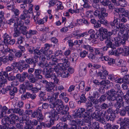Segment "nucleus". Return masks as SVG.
Returning <instances> with one entry per match:
<instances>
[{"instance_id":"nucleus-21","label":"nucleus","mask_w":129,"mask_h":129,"mask_svg":"<svg viewBox=\"0 0 129 129\" xmlns=\"http://www.w3.org/2000/svg\"><path fill=\"white\" fill-rule=\"evenodd\" d=\"M48 84L45 87L46 90L48 92V93H53L54 91V86L52 85L50 83Z\"/></svg>"},{"instance_id":"nucleus-41","label":"nucleus","mask_w":129,"mask_h":129,"mask_svg":"<svg viewBox=\"0 0 129 129\" xmlns=\"http://www.w3.org/2000/svg\"><path fill=\"white\" fill-rule=\"evenodd\" d=\"M93 7L96 9V10L101 11L104 8L102 7V5H99L98 4H93Z\"/></svg>"},{"instance_id":"nucleus-46","label":"nucleus","mask_w":129,"mask_h":129,"mask_svg":"<svg viewBox=\"0 0 129 129\" xmlns=\"http://www.w3.org/2000/svg\"><path fill=\"white\" fill-rule=\"evenodd\" d=\"M11 91H10V94L11 95H14L15 93H16L18 89L16 87L12 86Z\"/></svg>"},{"instance_id":"nucleus-25","label":"nucleus","mask_w":129,"mask_h":129,"mask_svg":"<svg viewBox=\"0 0 129 129\" xmlns=\"http://www.w3.org/2000/svg\"><path fill=\"white\" fill-rule=\"evenodd\" d=\"M62 52L61 50L60 51L58 50L54 52V54L56 56H59L60 60H62L63 58H64V55L62 54Z\"/></svg>"},{"instance_id":"nucleus-10","label":"nucleus","mask_w":129,"mask_h":129,"mask_svg":"<svg viewBox=\"0 0 129 129\" xmlns=\"http://www.w3.org/2000/svg\"><path fill=\"white\" fill-rule=\"evenodd\" d=\"M108 94L109 95L107 96V99L109 101H111L117 95L116 91L113 89H112L108 91Z\"/></svg>"},{"instance_id":"nucleus-49","label":"nucleus","mask_w":129,"mask_h":129,"mask_svg":"<svg viewBox=\"0 0 129 129\" xmlns=\"http://www.w3.org/2000/svg\"><path fill=\"white\" fill-rule=\"evenodd\" d=\"M99 107L100 108L99 109H101V110H100V111L103 109H106L108 108V104H106L105 103H103Z\"/></svg>"},{"instance_id":"nucleus-59","label":"nucleus","mask_w":129,"mask_h":129,"mask_svg":"<svg viewBox=\"0 0 129 129\" xmlns=\"http://www.w3.org/2000/svg\"><path fill=\"white\" fill-rule=\"evenodd\" d=\"M96 73L97 71L96 69L93 68H91L90 71V76L92 77L94 76Z\"/></svg>"},{"instance_id":"nucleus-18","label":"nucleus","mask_w":129,"mask_h":129,"mask_svg":"<svg viewBox=\"0 0 129 129\" xmlns=\"http://www.w3.org/2000/svg\"><path fill=\"white\" fill-rule=\"evenodd\" d=\"M110 83V81L109 80H106L102 81L99 83V84L104 86V88L107 89L109 88V85Z\"/></svg>"},{"instance_id":"nucleus-6","label":"nucleus","mask_w":129,"mask_h":129,"mask_svg":"<svg viewBox=\"0 0 129 129\" xmlns=\"http://www.w3.org/2000/svg\"><path fill=\"white\" fill-rule=\"evenodd\" d=\"M16 120L19 121L20 119L19 117L14 114H11L9 116L5 117L3 119L2 122L4 123H6L7 126H13V125L15 123V121L14 119Z\"/></svg>"},{"instance_id":"nucleus-31","label":"nucleus","mask_w":129,"mask_h":129,"mask_svg":"<svg viewBox=\"0 0 129 129\" xmlns=\"http://www.w3.org/2000/svg\"><path fill=\"white\" fill-rule=\"evenodd\" d=\"M28 79L29 80V81L31 83H35L37 81L33 74H31L28 77Z\"/></svg>"},{"instance_id":"nucleus-57","label":"nucleus","mask_w":129,"mask_h":129,"mask_svg":"<svg viewBox=\"0 0 129 129\" xmlns=\"http://www.w3.org/2000/svg\"><path fill=\"white\" fill-rule=\"evenodd\" d=\"M26 88L24 87V85H23V83L20 85V88L19 90V92L21 93H24L26 91Z\"/></svg>"},{"instance_id":"nucleus-64","label":"nucleus","mask_w":129,"mask_h":129,"mask_svg":"<svg viewBox=\"0 0 129 129\" xmlns=\"http://www.w3.org/2000/svg\"><path fill=\"white\" fill-rule=\"evenodd\" d=\"M122 79L123 80V81L124 83L127 84L129 82V76L128 75H125L124 76Z\"/></svg>"},{"instance_id":"nucleus-45","label":"nucleus","mask_w":129,"mask_h":129,"mask_svg":"<svg viewBox=\"0 0 129 129\" xmlns=\"http://www.w3.org/2000/svg\"><path fill=\"white\" fill-rule=\"evenodd\" d=\"M118 6H120L122 7H126L127 4V3L126 1L125 0H122L118 2Z\"/></svg>"},{"instance_id":"nucleus-38","label":"nucleus","mask_w":129,"mask_h":129,"mask_svg":"<svg viewBox=\"0 0 129 129\" xmlns=\"http://www.w3.org/2000/svg\"><path fill=\"white\" fill-rule=\"evenodd\" d=\"M24 111L23 110L19 108H15L14 109L13 113L18 114L20 115H22Z\"/></svg>"},{"instance_id":"nucleus-22","label":"nucleus","mask_w":129,"mask_h":129,"mask_svg":"<svg viewBox=\"0 0 129 129\" xmlns=\"http://www.w3.org/2000/svg\"><path fill=\"white\" fill-rule=\"evenodd\" d=\"M89 59L93 62H95L98 61V58L96 55L92 53H90L88 56Z\"/></svg>"},{"instance_id":"nucleus-62","label":"nucleus","mask_w":129,"mask_h":129,"mask_svg":"<svg viewBox=\"0 0 129 129\" xmlns=\"http://www.w3.org/2000/svg\"><path fill=\"white\" fill-rule=\"evenodd\" d=\"M108 78L111 81H113L117 79V77L113 74H110L108 75Z\"/></svg>"},{"instance_id":"nucleus-3","label":"nucleus","mask_w":129,"mask_h":129,"mask_svg":"<svg viewBox=\"0 0 129 129\" xmlns=\"http://www.w3.org/2000/svg\"><path fill=\"white\" fill-rule=\"evenodd\" d=\"M46 115L50 119V121L47 122H42V124L43 126L45 127L50 128L54 124V121L57 120L59 117L57 115V113L55 110L52 111L50 112L46 113Z\"/></svg>"},{"instance_id":"nucleus-36","label":"nucleus","mask_w":129,"mask_h":129,"mask_svg":"<svg viewBox=\"0 0 129 129\" xmlns=\"http://www.w3.org/2000/svg\"><path fill=\"white\" fill-rule=\"evenodd\" d=\"M83 48L89 51V52H92L94 51L93 47L88 45H84Z\"/></svg>"},{"instance_id":"nucleus-19","label":"nucleus","mask_w":129,"mask_h":129,"mask_svg":"<svg viewBox=\"0 0 129 129\" xmlns=\"http://www.w3.org/2000/svg\"><path fill=\"white\" fill-rule=\"evenodd\" d=\"M85 109L83 108H79L77 110L75 116L78 118L82 117V115L85 112Z\"/></svg>"},{"instance_id":"nucleus-24","label":"nucleus","mask_w":129,"mask_h":129,"mask_svg":"<svg viewBox=\"0 0 129 129\" xmlns=\"http://www.w3.org/2000/svg\"><path fill=\"white\" fill-rule=\"evenodd\" d=\"M42 72L41 70L40 69H35L34 71V75L36 78L39 79H41L42 78V75L40 74Z\"/></svg>"},{"instance_id":"nucleus-16","label":"nucleus","mask_w":129,"mask_h":129,"mask_svg":"<svg viewBox=\"0 0 129 129\" xmlns=\"http://www.w3.org/2000/svg\"><path fill=\"white\" fill-rule=\"evenodd\" d=\"M118 27L116 26V28L115 30H114V31L112 30V32L113 33H114L115 34L116 33V31L119 30L120 28V30L121 31V33L122 34L123 33V31L124 29V27L125 24L123 23H120L119 25H118Z\"/></svg>"},{"instance_id":"nucleus-23","label":"nucleus","mask_w":129,"mask_h":129,"mask_svg":"<svg viewBox=\"0 0 129 129\" xmlns=\"http://www.w3.org/2000/svg\"><path fill=\"white\" fill-rule=\"evenodd\" d=\"M115 114L112 113H111V114H107L105 118L107 121H109V120L110 121H113L115 119Z\"/></svg>"},{"instance_id":"nucleus-43","label":"nucleus","mask_w":129,"mask_h":129,"mask_svg":"<svg viewBox=\"0 0 129 129\" xmlns=\"http://www.w3.org/2000/svg\"><path fill=\"white\" fill-rule=\"evenodd\" d=\"M88 53V51L85 50L81 51L79 53L80 57L82 58L85 57L87 55Z\"/></svg>"},{"instance_id":"nucleus-42","label":"nucleus","mask_w":129,"mask_h":129,"mask_svg":"<svg viewBox=\"0 0 129 129\" xmlns=\"http://www.w3.org/2000/svg\"><path fill=\"white\" fill-rule=\"evenodd\" d=\"M93 7L96 9V10L101 11L104 8L102 7V5H99L98 4H93Z\"/></svg>"},{"instance_id":"nucleus-60","label":"nucleus","mask_w":129,"mask_h":129,"mask_svg":"<svg viewBox=\"0 0 129 129\" xmlns=\"http://www.w3.org/2000/svg\"><path fill=\"white\" fill-rule=\"evenodd\" d=\"M12 11L13 12L14 14L16 16H18L20 13L19 10L13 8Z\"/></svg>"},{"instance_id":"nucleus-48","label":"nucleus","mask_w":129,"mask_h":129,"mask_svg":"<svg viewBox=\"0 0 129 129\" xmlns=\"http://www.w3.org/2000/svg\"><path fill=\"white\" fill-rule=\"evenodd\" d=\"M14 3L12 1H11L10 2L7 4V6L9 10H12L13 8Z\"/></svg>"},{"instance_id":"nucleus-4","label":"nucleus","mask_w":129,"mask_h":129,"mask_svg":"<svg viewBox=\"0 0 129 129\" xmlns=\"http://www.w3.org/2000/svg\"><path fill=\"white\" fill-rule=\"evenodd\" d=\"M107 34L106 38L104 40H105V43L106 44V46L101 48L102 49V51H105L108 50L109 52V51L111 50L112 49L114 48V45L110 40V37L112 35H114L115 33L109 31Z\"/></svg>"},{"instance_id":"nucleus-61","label":"nucleus","mask_w":129,"mask_h":129,"mask_svg":"<svg viewBox=\"0 0 129 129\" xmlns=\"http://www.w3.org/2000/svg\"><path fill=\"white\" fill-rule=\"evenodd\" d=\"M7 23L10 25H15L16 24L15 21L14 19H10L7 20Z\"/></svg>"},{"instance_id":"nucleus-52","label":"nucleus","mask_w":129,"mask_h":129,"mask_svg":"<svg viewBox=\"0 0 129 129\" xmlns=\"http://www.w3.org/2000/svg\"><path fill=\"white\" fill-rule=\"evenodd\" d=\"M91 102L93 106L94 105L95 107L97 108V109H99V107L98 106L99 101L95 99Z\"/></svg>"},{"instance_id":"nucleus-1","label":"nucleus","mask_w":129,"mask_h":129,"mask_svg":"<svg viewBox=\"0 0 129 129\" xmlns=\"http://www.w3.org/2000/svg\"><path fill=\"white\" fill-rule=\"evenodd\" d=\"M39 66L41 67H45L43 70V73L45 78L53 80L56 84L58 83L59 80L57 78L56 73H53L54 71H56L57 68L55 63L50 62L48 64L46 61L40 62Z\"/></svg>"},{"instance_id":"nucleus-35","label":"nucleus","mask_w":129,"mask_h":129,"mask_svg":"<svg viewBox=\"0 0 129 129\" xmlns=\"http://www.w3.org/2000/svg\"><path fill=\"white\" fill-rule=\"evenodd\" d=\"M25 46L27 48H28V49L30 53L31 54L33 53L35 47L31 46H30V45L27 43H26Z\"/></svg>"},{"instance_id":"nucleus-28","label":"nucleus","mask_w":129,"mask_h":129,"mask_svg":"<svg viewBox=\"0 0 129 129\" xmlns=\"http://www.w3.org/2000/svg\"><path fill=\"white\" fill-rule=\"evenodd\" d=\"M100 11L101 12L99 16V18H104V17L107 16L108 14L106 13V10L104 8Z\"/></svg>"},{"instance_id":"nucleus-26","label":"nucleus","mask_w":129,"mask_h":129,"mask_svg":"<svg viewBox=\"0 0 129 129\" xmlns=\"http://www.w3.org/2000/svg\"><path fill=\"white\" fill-rule=\"evenodd\" d=\"M93 49L94 53L96 55H99L101 56L104 53L101 48H94Z\"/></svg>"},{"instance_id":"nucleus-51","label":"nucleus","mask_w":129,"mask_h":129,"mask_svg":"<svg viewBox=\"0 0 129 129\" xmlns=\"http://www.w3.org/2000/svg\"><path fill=\"white\" fill-rule=\"evenodd\" d=\"M24 40V38L22 36H20L17 39V43L19 44H20L22 43Z\"/></svg>"},{"instance_id":"nucleus-2","label":"nucleus","mask_w":129,"mask_h":129,"mask_svg":"<svg viewBox=\"0 0 129 129\" xmlns=\"http://www.w3.org/2000/svg\"><path fill=\"white\" fill-rule=\"evenodd\" d=\"M50 105V107L53 108L54 110L56 111L57 114H60L62 115H66L63 116L61 119L62 121L65 122L67 120L71 121L72 117L69 115L68 111L69 108L66 106L64 107L63 102L61 99H57L55 103H51Z\"/></svg>"},{"instance_id":"nucleus-63","label":"nucleus","mask_w":129,"mask_h":129,"mask_svg":"<svg viewBox=\"0 0 129 129\" xmlns=\"http://www.w3.org/2000/svg\"><path fill=\"white\" fill-rule=\"evenodd\" d=\"M50 58L52 61L54 62H58L60 60L59 59L57 58L56 57V56L54 55H51Z\"/></svg>"},{"instance_id":"nucleus-58","label":"nucleus","mask_w":129,"mask_h":129,"mask_svg":"<svg viewBox=\"0 0 129 129\" xmlns=\"http://www.w3.org/2000/svg\"><path fill=\"white\" fill-rule=\"evenodd\" d=\"M99 19L98 20V22H99L101 24L107 25V20L104 19V18H99Z\"/></svg>"},{"instance_id":"nucleus-34","label":"nucleus","mask_w":129,"mask_h":129,"mask_svg":"<svg viewBox=\"0 0 129 129\" xmlns=\"http://www.w3.org/2000/svg\"><path fill=\"white\" fill-rule=\"evenodd\" d=\"M16 78L20 82H24L25 79L21 76V74H18L16 76Z\"/></svg>"},{"instance_id":"nucleus-55","label":"nucleus","mask_w":129,"mask_h":129,"mask_svg":"<svg viewBox=\"0 0 129 129\" xmlns=\"http://www.w3.org/2000/svg\"><path fill=\"white\" fill-rule=\"evenodd\" d=\"M58 124V126L61 128H63V129H68V125L65 123L60 122Z\"/></svg>"},{"instance_id":"nucleus-27","label":"nucleus","mask_w":129,"mask_h":129,"mask_svg":"<svg viewBox=\"0 0 129 129\" xmlns=\"http://www.w3.org/2000/svg\"><path fill=\"white\" fill-rule=\"evenodd\" d=\"M3 37L4 39V43L6 44L8 43V41L10 40L11 38V37L9 35L6 33L4 34Z\"/></svg>"},{"instance_id":"nucleus-12","label":"nucleus","mask_w":129,"mask_h":129,"mask_svg":"<svg viewBox=\"0 0 129 129\" xmlns=\"http://www.w3.org/2000/svg\"><path fill=\"white\" fill-rule=\"evenodd\" d=\"M123 52V49L121 48H118L117 50H114V49H112L111 50L109 51V54L114 55L116 56L119 55Z\"/></svg>"},{"instance_id":"nucleus-44","label":"nucleus","mask_w":129,"mask_h":129,"mask_svg":"<svg viewBox=\"0 0 129 129\" xmlns=\"http://www.w3.org/2000/svg\"><path fill=\"white\" fill-rule=\"evenodd\" d=\"M28 120V117L26 116H23L22 117L21 120H20V122L22 124L25 123L26 124H27V121Z\"/></svg>"},{"instance_id":"nucleus-7","label":"nucleus","mask_w":129,"mask_h":129,"mask_svg":"<svg viewBox=\"0 0 129 129\" xmlns=\"http://www.w3.org/2000/svg\"><path fill=\"white\" fill-rule=\"evenodd\" d=\"M42 108L39 107L36 111L32 112L31 115V117L33 118H37L39 120H42L44 117L42 113Z\"/></svg>"},{"instance_id":"nucleus-53","label":"nucleus","mask_w":129,"mask_h":129,"mask_svg":"<svg viewBox=\"0 0 129 129\" xmlns=\"http://www.w3.org/2000/svg\"><path fill=\"white\" fill-rule=\"evenodd\" d=\"M2 61L4 64H6L9 61L7 56L0 57Z\"/></svg>"},{"instance_id":"nucleus-11","label":"nucleus","mask_w":129,"mask_h":129,"mask_svg":"<svg viewBox=\"0 0 129 129\" xmlns=\"http://www.w3.org/2000/svg\"><path fill=\"white\" fill-rule=\"evenodd\" d=\"M125 101L123 102L124 107L127 111L129 110V95L125 94L123 96Z\"/></svg>"},{"instance_id":"nucleus-50","label":"nucleus","mask_w":129,"mask_h":129,"mask_svg":"<svg viewBox=\"0 0 129 129\" xmlns=\"http://www.w3.org/2000/svg\"><path fill=\"white\" fill-rule=\"evenodd\" d=\"M116 64L118 66L121 67L124 66V62L121 59L117 60L116 62Z\"/></svg>"},{"instance_id":"nucleus-20","label":"nucleus","mask_w":129,"mask_h":129,"mask_svg":"<svg viewBox=\"0 0 129 129\" xmlns=\"http://www.w3.org/2000/svg\"><path fill=\"white\" fill-rule=\"evenodd\" d=\"M116 39V40L115 39H114L116 40L115 42V44L116 46H119L121 44L124 45L125 44V41L124 40L121 39L120 38L118 37H117Z\"/></svg>"},{"instance_id":"nucleus-29","label":"nucleus","mask_w":129,"mask_h":129,"mask_svg":"<svg viewBox=\"0 0 129 129\" xmlns=\"http://www.w3.org/2000/svg\"><path fill=\"white\" fill-rule=\"evenodd\" d=\"M115 100L117 101V102H123L122 100V99L121 96L119 95V94H117L116 95L113 99L111 100L114 101Z\"/></svg>"},{"instance_id":"nucleus-8","label":"nucleus","mask_w":129,"mask_h":129,"mask_svg":"<svg viewBox=\"0 0 129 129\" xmlns=\"http://www.w3.org/2000/svg\"><path fill=\"white\" fill-rule=\"evenodd\" d=\"M99 109H96L95 112H94L92 114H91V117L95 119L96 121H98L102 123H105L106 120L103 117H101V116L100 115V110Z\"/></svg>"},{"instance_id":"nucleus-32","label":"nucleus","mask_w":129,"mask_h":129,"mask_svg":"<svg viewBox=\"0 0 129 129\" xmlns=\"http://www.w3.org/2000/svg\"><path fill=\"white\" fill-rule=\"evenodd\" d=\"M118 18L115 16L114 17V20L113 21H111L110 22V24L111 26H114L115 25H118Z\"/></svg>"},{"instance_id":"nucleus-37","label":"nucleus","mask_w":129,"mask_h":129,"mask_svg":"<svg viewBox=\"0 0 129 129\" xmlns=\"http://www.w3.org/2000/svg\"><path fill=\"white\" fill-rule=\"evenodd\" d=\"M123 102H116L115 103L114 105V106L116 109V110H119L120 108L122 106L124 107V106H123Z\"/></svg>"},{"instance_id":"nucleus-40","label":"nucleus","mask_w":129,"mask_h":129,"mask_svg":"<svg viewBox=\"0 0 129 129\" xmlns=\"http://www.w3.org/2000/svg\"><path fill=\"white\" fill-rule=\"evenodd\" d=\"M20 30L21 31V33L23 35H26L27 34V31L26 30L27 27L25 26H23L19 27Z\"/></svg>"},{"instance_id":"nucleus-56","label":"nucleus","mask_w":129,"mask_h":129,"mask_svg":"<svg viewBox=\"0 0 129 129\" xmlns=\"http://www.w3.org/2000/svg\"><path fill=\"white\" fill-rule=\"evenodd\" d=\"M47 100L48 101L50 102H52L53 101V93H47Z\"/></svg>"},{"instance_id":"nucleus-54","label":"nucleus","mask_w":129,"mask_h":129,"mask_svg":"<svg viewBox=\"0 0 129 129\" xmlns=\"http://www.w3.org/2000/svg\"><path fill=\"white\" fill-rule=\"evenodd\" d=\"M19 65L18 62H15L11 64V66L13 67V68L14 70H17V71H18L19 70V69L18 67H17Z\"/></svg>"},{"instance_id":"nucleus-33","label":"nucleus","mask_w":129,"mask_h":129,"mask_svg":"<svg viewBox=\"0 0 129 129\" xmlns=\"http://www.w3.org/2000/svg\"><path fill=\"white\" fill-rule=\"evenodd\" d=\"M62 3L61 2L59 1H57L56 3V10L58 11L59 9H63V7L62 5Z\"/></svg>"},{"instance_id":"nucleus-15","label":"nucleus","mask_w":129,"mask_h":129,"mask_svg":"<svg viewBox=\"0 0 129 129\" xmlns=\"http://www.w3.org/2000/svg\"><path fill=\"white\" fill-rule=\"evenodd\" d=\"M30 124L27 127V129H34L35 126H36L38 123V120L33 119L32 121H30Z\"/></svg>"},{"instance_id":"nucleus-5","label":"nucleus","mask_w":129,"mask_h":129,"mask_svg":"<svg viewBox=\"0 0 129 129\" xmlns=\"http://www.w3.org/2000/svg\"><path fill=\"white\" fill-rule=\"evenodd\" d=\"M99 34L95 33L93 34H91L90 35V38L91 39L94 38L96 39L99 38L101 41L104 40L106 38V35L109 31L107 29L103 27L100 28L99 30Z\"/></svg>"},{"instance_id":"nucleus-39","label":"nucleus","mask_w":129,"mask_h":129,"mask_svg":"<svg viewBox=\"0 0 129 129\" xmlns=\"http://www.w3.org/2000/svg\"><path fill=\"white\" fill-rule=\"evenodd\" d=\"M120 123L125 125L129 127V118H124Z\"/></svg>"},{"instance_id":"nucleus-47","label":"nucleus","mask_w":129,"mask_h":129,"mask_svg":"<svg viewBox=\"0 0 129 129\" xmlns=\"http://www.w3.org/2000/svg\"><path fill=\"white\" fill-rule=\"evenodd\" d=\"M37 32V31L36 30H29L28 33H27V34H26V37L27 38H29L31 35H35Z\"/></svg>"},{"instance_id":"nucleus-17","label":"nucleus","mask_w":129,"mask_h":129,"mask_svg":"<svg viewBox=\"0 0 129 129\" xmlns=\"http://www.w3.org/2000/svg\"><path fill=\"white\" fill-rule=\"evenodd\" d=\"M25 61L28 64L33 65L34 67L36 66V64L37 62V59L35 58H26L25 59Z\"/></svg>"},{"instance_id":"nucleus-13","label":"nucleus","mask_w":129,"mask_h":129,"mask_svg":"<svg viewBox=\"0 0 129 129\" xmlns=\"http://www.w3.org/2000/svg\"><path fill=\"white\" fill-rule=\"evenodd\" d=\"M30 12H28L26 11H23V13L20 15L19 18L17 19V20H19L20 19L24 20L26 18H30Z\"/></svg>"},{"instance_id":"nucleus-14","label":"nucleus","mask_w":129,"mask_h":129,"mask_svg":"<svg viewBox=\"0 0 129 129\" xmlns=\"http://www.w3.org/2000/svg\"><path fill=\"white\" fill-rule=\"evenodd\" d=\"M23 85H24L26 89L29 90H31L33 87V85L28 80H25L23 83Z\"/></svg>"},{"instance_id":"nucleus-30","label":"nucleus","mask_w":129,"mask_h":129,"mask_svg":"<svg viewBox=\"0 0 129 129\" xmlns=\"http://www.w3.org/2000/svg\"><path fill=\"white\" fill-rule=\"evenodd\" d=\"M7 82V80L4 77H0V88L4 86Z\"/></svg>"},{"instance_id":"nucleus-9","label":"nucleus","mask_w":129,"mask_h":129,"mask_svg":"<svg viewBox=\"0 0 129 129\" xmlns=\"http://www.w3.org/2000/svg\"><path fill=\"white\" fill-rule=\"evenodd\" d=\"M60 62L58 65L60 68V70H66V68L70 66V63L68 60V58H63L62 60H60Z\"/></svg>"}]
</instances>
